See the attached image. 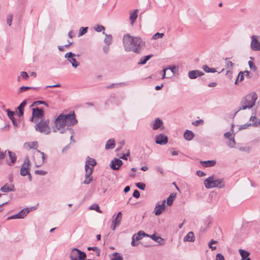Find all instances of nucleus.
<instances>
[{"label":"nucleus","instance_id":"4d7b16f0","mask_svg":"<svg viewBox=\"0 0 260 260\" xmlns=\"http://www.w3.org/2000/svg\"><path fill=\"white\" fill-rule=\"evenodd\" d=\"M13 219H20L19 215H18V213L12 215L8 217V220Z\"/></svg>","mask_w":260,"mask_h":260},{"label":"nucleus","instance_id":"a19ab883","mask_svg":"<svg viewBox=\"0 0 260 260\" xmlns=\"http://www.w3.org/2000/svg\"><path fill=\"white\" fill-rule=\"evenodd\" d=\"M229 140L230 142L228 144V146L231 148L234 147L236 145V142L235 141L234 137H232L229 139Z\"/></svg>","mask_w":260,"mask_h":260},{"label":"nucleus","instance_id":"338daca9","mask_svg":"<svg viewBox=\"0 0 260 260\" xmlns=\"http://www.w3.org/2000/svg\"><path fill=\"white\" fill-rule=\"evenodd\" d=\"M92 180V178L90 177L89 178L85 179L83 181V183L85 184H89Z\"/></svg>","mask_w":260,"mask_h":260},{"label":"nucleus","instance_id":"aec40b11","mask_svg":"<svg viewBox=\"0 0 260 260\" xmlns=\"http://www.w3.org/2000/svg\"><path fill=\"white\" fill-rule=\"evenodd\" d=\"M1 191L4 192H8L14 191V186L13 185L6 184L1 188Z\"/></svg>","mask_w":260,"mask_h":260},{"label":"nucleus","instance_id":"a211bd4d","mask_svg":"<svg viewBox=\"0 0 260 260\" xmlns=\"http://www.w3.org/2000/svg\"><path fill=\"white\" fill-rule=\"evenodd\" d=\"M96 164V162L95 159L87 157L85 168H87V166L88 168L92 169V170H93V167L95 166Z\"/></svg>","mask_w":260,"mask_h":260},{"label":"nucleus","instance_id":"6e6d98bb","mask_svg":"<svg viewBox=\"0 0 260 260\" xmlns=\"http://www.w3.org/2000/svg\"><path fill=\"white\" fill-rule=\"evenodd\" d=\"M95 30L98 32H101L105 30V27L102 25H98L97 27L95 28Z\"/></svg>","mask_w":260,"mask_h":260},{"label":"nucleus","instance_id":"e433bc0d","mask_svg":"<svg viewBox=\"0 0 260 260\" xmlns=\"http://www.w3.org/2000/svg\"><path fill=\"white\" fill-rule=\"evenodd\" d=\"M164 36L163 33L157 32L152 37V39L156 40L158 39L162 38Z\"/></svg>","mask_w":260,"mask_h":260},{"label":"nucleus","instance_id":"f03ea898","mask_svg":"<svg viewBox=\"0 0 260 260\" xmlns=\"http://www.w3.org/2000/svg\"><path fill=\"white\" fill-rule=\"evenodd\" d=\"M123 44L125 51L138 53H140L141 47L145 45V42L140 38L135 37L129 34L123 36Z\"/></svg>","mask_w":260,"mask_h":260},{"label":"nucleus","instance_id":"79ce46f5","mask_svg":"<svg viewBox=\"0 0 260 260\" xmlns=\"http://www.w3.org/2000/svg\"><path fill=\"white\" fill-rule=\"evenodd\" d=\"M203 123H204V121L202 119L197 120H196L192 122V124L194 126H198L200 125H202Z\"/></svg>","mask_w":260,"mask_h":260},{"label":"nucleus","instance_id":"a878e982","mask_svg":"<svg viewBox=\"0 0 260 260\" xmlns=\"http://www.w3.org/2000/svg\"><path fill=\"white\" fill-rule=\"evenodd\" d=\"M138 10L136 9L134 12L130 13L129 20H131V23L133 25L135 21L136 20L138 17Z\"/></svg>","mask_w":260,"mask_h":260},{"label":"nucleus","instance_id":"8fccbe9b","mask_svg":"<svg viewBox=\"0 0 260 260\" xmlns=\"http://www.w3.org/2000/svg\"><path fill=\"white\" fill-rule=\"evenodd\" d=\"M35 173L36 174L40 175H45L47 173L46 171L40 170H36Z\"/></svg>","mask_w":260,"mask_h":260},{"label":"nucleus","instance_id":"423d86ee","mask_svg":"<svg viewBox=\"0 0 260 260\" xmlns=\"http://www.w3.org/2000/svg\"><path fill=\"white\" fill-rule=\"evenodd\" d=\"M36 131L45 135H49L51 132V129L49 126V120L48 119H43L41 121L37 122L35 126Z\"/></svg>","mask_w":260,"mask_h":260},{"label":"nucleus","instance_id":"3c124183","mask_svg":"<svg viewBox=\"0 0 260 260\" xmlns=\"http://www.w3.org/2000/svg\"><path fill=\"white\" fill-rule=\"evenodd\" d=\"M248 64H249V68H250L251 70H253L254 71H256V67L254 65V64L253 61H248Z\"/></svg>","mask_w":260,"mask_h":260},{"label":"nucleus","instance_id":"c9c22d12","mask_svg":"<svg viewBox=\"0 0 260 260\" xmlns=\"http://www.w3.org/2000/svg\"><path fill=\"white\" fill-rule=\"evenodd\" d=\"M113 257L111 260H123L122 256L119 254L117 252H115L113 254Z\"/></svg>","mask_w":260,"mask_h":260},{"label":"nucleus","instance_id":"5fc2aeb1","mask_svg":"<svg viewBox=\"0 0 260 260\" xmlns=\"http://www.w3.org/2000/svg\"><path fill=\"white\" fill-rule=\"evenodd\" d=\"M217 241L212 240L208 244V246L212 250H215L216 247H211V245L213 244H215Z\"/></svg>","mask_w":260,"mask_h":260},{"label":"nucleus","instance_id":"f8f14e48","mask_svg":"<svg viewBox=\"0 0 260 260\" xmlns=\"http://www.w3.org/2000/svg\"><path fill=\"white\" fill-rule=\"evenodd\" d=\"M166 201L164 200L160 203L158 202L154 208V213L155 215L158 216L161 214V213L165 210Z\"/></svg>","mask_w":260,"mask_h":260},{"label":"nucleus","instance_id":"473e14b6","mask_svg":"<svg viewBox=\"0 0 260 260\" xmlns=\"http://www.w3.org/2000/svg\"><path fill=\"white\" fill-rule=\"evenodd\" d=\"M112 41V37L111 35H106V37L104 39V42L108 45L109 46Z\"/></svg>","mask_w":260,"mask_h":260},{"label":"nucleus","instance_id":"49530a36","mask_svg":"<svg viewBox=\"0 0 260 260\" xmlns=\"http://www.w3.org/2000/svg\"><path fill=\"white\" fill-rule=\"evenodd\" d=\"M37 89V88L36 87H28V86H22L20 88H19V92H23L27 89Z\"/></svg>","mask_w":260,"mask_h":260},{"label":"nucleus","instance_id":"0e129e2a","mask_svg":"<svg viewBox=\"0 0 260 260\" xmlns=\"http://www.w3.org/2000/svg\"><path fill=\"white\" fill-rule=\"evenodd\" d=\"M169 70H170L173 74V75L175 74L176 73V67L175 66L170 67L169 68H168Z\"/></svg>","mask_w":260,"mask_h":260},{"label":"nucleus","instance_id":"c85d7f7f","mask_svg":"<svg viewBox=\"0 0 260 260\" xmlns=\"http://www.w3.org/2000/svg\"><path fill=\"white\" fill-rule=\"evenodd\" d=\"M29 211L30 210L28 208L21 210L18 213V215H19L20 219L24 218L26 216V215L29 212Z\"/></svg>","mask_w":260,"mask_h":260},{"label":"nucleus","instance_id":"bb28decb","mask_svg":"<svg viewBox=\"0 0 260 260\" xmlns=\"http://www.w3.org/2000/svg\"><path fill=\"white\" fill-rule=\"evenodd\" d=\"M153 56V54H149L147 56H143L141 58L139 64H145L147 61Z\"/></svg>","mask_w":260,"mask_h":260},{"label":"nucleus","instance_id":"2f4dec72","mask_svg":"<svg viewBox=\"0 0 260 260\" xmlns=\"http://www.w3.org/2000/svg\"><path fill=\"white\" fill-rule=\"evenodd\" d=\"M239 253L242 257V259H245L248 258V256L250 254L249 252L242 249L239 250Z\"/></svg>","mask_w":260,"mask_h":260},{"label":"nucleus","instance_id":"13d9d810","mask_svg":"<svg viewBox=\"0 0 260 260\" xmlns=\"http://www.w3.org/2000/svg\"><path fill=\"white\" fill-rule=\"evenodd\" d=\"M7 151H3L0 148V159H4L6 156V153Z\"/></svg>","mask_w":260,"mask_h":260},{"label":"nucleus","instance_id":"6e6552de","mask_svg":"<svg viewBox=\"0 0 260 260\" xmlns=\"http://www.w3.org/2000/svg\"><path fill=\"white\" fill-rule=\"evenodd\" d=\"M70 258L71 260H85L86 254L77 248H73L70 252Z\"/></svg>","mask_w":260,"mask_h":260},{"label":"nucleus","instance_id":"774afa93","mask_svg":"<svg viewBox=\"0 0 260 260\" xmlns=\"http://www.w3.org/2000/svg\"><path fill=\"white\" fill-rule=\"evenodd\" d=\"M197 174L199 177H203V176H205V175H206V174L204 172L201 171H197Z\"/></svg>","mask_w":260,"mask_h":260},{"label":"nucleus","instance_id":"ea45409f","mask_svg":"<svg viewBox=\"0 0 260 260\" xmlns=\"http://www.w3.org/2000/svg\"><path fill=\"white\" fill-rule=\"evenodd\" d=\"M225 60H226V62H225L226 68L228 69H231L233 67L234 63L232 61H231L230 60H228V58H226Z\"/></svg>","mask_w":260,"mask_h":260},{"label":"nucleus","instance_id":"6ab92c4d","mask_svg":"<svg viewBox=\"0 0 260 260\" xmlns=\"http://www.w3.org/2000/svg\"><path fill=\"white\" fill-rule=\"evenodd\" d=\"M184 138L187 141L191 140L194 137V133L189 130H186L184 133Z\"/></svg>","mask_w":260,"mask_h":260},{"label":"nucleus","instance_id":"69168bd1","mask_svg":"<svg viewBox=\"0 0 260 260\" xmlns=\"http://www.w3.org/2000/svg\"><path fill=\"white\" fill-rule=\"evenodd\" d=\"M36 105H40V104H44L46 105V106L48 107V104L45 102L43 101H38L34 103Z\"/></svg>","mask_w":260,"mask_h":260},{"label":"nucleus","instance_id":"37998d69","mask_svg":"<svg viewBox=\"0 0 260 260\" xmlns=\"http://www.w3.org/2000/svg\"><path fill=\"white\" fill-rule=\"evenodd\" d=\"M13 19V15L12 14H9L7 17V23L9 26H11Z\"/></svg>","mask_w":260,"mask_h":260},{"label":"nucleus","instance_id":"cd10ccee","mask_svg":"<svg viewBox=\"0 0 260 260\" xmlns=\"http://www.w3.org/2000/svg\"><path fill=\"white\" fill-rule=\"evenodd\" d=\"M115 141L114 139H109L106 143L105 145V148L106 149H112L114 147Z\"/></svg>","mask_w":260,"mask_h":260},{"label":"nucleus","instance_id":"2eb2a0df","mask_svg":"<svg viewBox=\"0 0 260 260\" xmlns=\"http://www.w3.org/2000/svg\"><path fill=\"white\" fill-rule=\"evenodd\" d=\"M123 162L118 158H115L111 162L110 167L114 170H117L122 165Z\"/></svg>","mask_w":260,"mask_h":260},{"label":"nucleus","instance_id":"f3484780","mask_svg":"<svg viewBox=\"0 0 260 260\" xmlns=\"http://www.w3.org/2000/svg\"><path fill=\"white\" fill-rule=\"evenodd\" d=\"M8 153L9 154V159L10 161L7 160V163L9 166L13 165L16 161L17 157L14 152L10 151L9 150L8 151Z\"/></svg>","mask_w":260,"mask_h":260},{"label":"nucleus","instance_id":"e2e57ef3","mask_svg":"<svg viewBox=\"0 0 260 260\" xmlns=\"http://www.w3.org/2000/svg\"><path fill=\"white\" fill-rule=\"evenodd\" d=\"M232 134L231 132H229L224 133V136L225 138L230 139L231 138H232Z\"/></svg>","mask_w":260,"mask_h":260},{"label":"nucleus","instance_id":"f704fd0d","mask_svg":"<svg viewBox=\"0 0 260 260\" xmlns=\"http://www.w3.org/2000/svg\"><path fill=\"white\" fill-rule=\"evenodd\" d=\"M85 172H86V173L85 175V179L90 178L91 177L90 176L93 172L92 169H91L90 168H88V167H87V168H85Z\"/></svg>","mask_w":260,"mask_h":260},{"label":"nucleus","instance_id":"b1692460","mask_svg":"<svg viewBox=\"0 0 260 260\" xmlns=\"http://www.w3.org/2000/svg\"><path fill=\"white\" fill-rule=\"evenodd\" d=\"M200 163L205 167H210L215 166L216 161L214 160L201 161Z\"/></svg>","mask_w":260,"mask_h":260},{"label":"nucleus","instance_id":"de8ad7c7","mask_svg":"<svg viewBox=\"0 0 260 260\" xmlns=\"http://www.w3.org/2000/svg\"><path fill=\"white\" fill-rule=\"evenodd\" d=\"M87 29H88L87 27H81L80 29V32H79V36H82V35L85 34L87 32Z\"/></svg>","mask_w":260,"mask_h":260},{"label":"nucleus","instance_id":"5701e85b","mask_svg":"<svg viewBox=\"0 0 260 260\" xmlns=\"http://www.w3.org/2000/svg\"><path fill=\"white\" fill-rule=\"evenodd\" d=\"M185 242H193L195 240V237L192 232H189L183 239Z\"/></svg>","mask_w":260,"mask_h":260},{"label":"nucleus","instance_id":"7c9ffc66","mask_svg":"<svg viewBox=\"0 0 260 260\" xmlns=\"http://www.w3.org/2000/svg\"><path fill=\"white\" fill-rule=\"evenodd\" d=\"M176 197V194L174 193H172L170 195V196L168 198L167 200V204L168 206H171L172 205L174 200Z\"/></svg>","mask_w":260,"mask_h":260},{"label":"nucleus","instance_id":"9b49d317","mask_svg":"<svg viewBox=\"0 0 260 260\" xmlns=\"http://www.w3.org/2000/svg\"><path fill=\"white\" fill-rule=\"evenodd\" d=\"M155 143L161 145L166 144L168 142V138L167 136L163 134L156 135L155 137Z\"/></svg>","mask_w":260,"mask_h":260},{"label":"nucleus","instance_id":"052dcab7","mask_svg":"<svg viewBox=\"0 0 260 260\" xmlns=\"http://www.w3.org/2000/svg\"><path fill=\"white\" fill-rule=\"evenodd\" d=\"M133 197L138 199L140 197V192L138 190H135L134 191V192H133Z\"/></svg>","mask_w":260,"mask_h":260},{"label":"nucleus","instance_id":"a18cd8bd","mask_svg":"<svg viewBox=\"0 0 260 260\" xmlns=\"http://www.w3.org/2000/svg\"><path fill=\"white\" fill-rule=\"evenodd\" d=\"M7 111L8 116L9 117V118L11 120H12V119L14 118V117H13L14 115L15 114L14 112L11 111L10 109H8L7 110Z\"/></svg>","mask_w":260,"mask_h":260},{"label":"nucleus","instance_id":"680f3d73","mask_svg":"<svg viewBox=\"0 0 260 260\" xmlns=\"http://www.w3.org/2000/svg\"><path fill=\"white\" fill-rule=\"evenodd\" d=\"M202 69L206 73H210V68L207 65L203 66Z\"/></svg>","mask_w":260,"mask_h":260},{"label":"nucleus","instance_id":"393cba45","mask_svg":"<svg viewBox=\"0 0 260 260\" xmlns=\"http://www.w3.org/2000/svg\"><path fill=\"white\" fill-rule=\"evenodd\" d=\"M26 101L24 100L18 107V110H19V113L18 114V116L20 117L23 115V109L24 107L26 105Z\"/></svg>","mask_w":260,"mask_h":260},{"label":"nucleus","instance_id":"9d476101","mask_svg":"<svg viewBox=\"0 0 260 260\" xmlns=\"http://www.w3.org/2000/svg\"><path fill=\"white\" fill-rule=\"evenodd\" d=\"M258 36L255 35L251 37L250 48L253 51H260V42L258 41Z\"/></svg>","mask_w":260,"mask_h":260},{"label":"nucleus","instance_id":"20e7f679","mask_svg":"<svg viewBox=\"0 0 260 260\" xmlns=\"http://www.w3.org/2000/svg\"><path fill=\"white\" fill-rule=\"evenodd\" d=\"M257 99V95L254 92L247 94L241 101L239 110L251 109L255 105Z\"/></svg>","mask_w":260,"mask_h":260},{"label":"nucleus","instance_id":"4be33fe9","mask_svg":"<svg viewBox=\"0 0 260 260\" xmlns=\"http://www.w3.org/2000/svg\"><path fill=\"white\" fill-rule=\"evenodd\" d=\"M148 237H150L155 242L158 243L159 245H162V244H164V239L161 238L160 237L156 236L155 234L151 235H149V236Z\"/></svg>","mask_w":260,"mask_h":260},{"label":"nucleus","instance_id":"ddd939ff","mask_svg":"<svg viewBox=\"0 0 260 260\" xmlns=\"http://www.w3.org/2000/svg\"><path fill=\"white\" fill-rule=\"evenodd\" d=\"M32 114L31 121H33L35 118H42L44 116V111L39 108H33Z\"/></svg>","mask_w":260,"mask_h":260},{"label":"nucleus","instance_id":"bf43d9fd","mask_svg":"<svg viewBox=\"0 0 260 260\" xmlns=\"http://www.w3.org/2000/svg\"><path fill=\"white\" fill-rule=\"evenodd\" d=\"M215 260H224V257L221 253H218L216 254Z\"/></svg>","mask_w":260,"mask_h":260},{"label":"nucleus","instance_id":"72a5a7b5","mask_svg":"<svg viewBox=\"0 0 260 260\" xmlns=\"http://www.w3.org/2000/svg\"><path fill=\"white\" fill-rule=\"evenodd\" d=\"M28 75L26 72H21L20 73V75L18 77L17 81H20L21 80V78L22 77L23 79L26 80L28 78Z\"/></svg>","mask_w":260,"mask_h":260},{"label":"nucleus","instance_id":"4c0bfd02","mask_svg":"<svg viewBox=\"0 0 260 260\" xmlns=\"http://www.w3.org/2000/svg\"><path fill=\"white\" fill-rule=\"evenodd\" d=\"M87 249L88 250H93V251H95L96 252V254L97 256H99L100 255V250L97 247H88L87 248Z\"/></svg>","mask_w":260,"mask_h":260},{"label":"nucleus","instance_id":"864d4df0","mask_svg":"<svg viewBox=\"0 0 260 260\" xmlns=\"http://www.w3.org/2000/svg\"><path fill=\"white\" fill-rule=\"evenodd\" d=\"M90 209L92 210H95V211L99 213H101V211L100 210V208L98 205H92L90 207Z\"/></svg>","mask_w":260,"mask_h":260},{"label":"nucleus","instance_id":"09e8293b","mask_svg":"<svg viewBox=\"0 0 260 260\" xmlns=\"http://www.w3.org/2000/svg\"><path fill=\"white\" fill-rule=\"evenodd\" d=\"M121 220V217H120V219L117 218L116 217L114 219L112 222V224H115L117 226H119L120 224Z\"/></svg>","mask_w":260,"mask_h":260},{"label":"nucleus","instance_id":"58836bf2","mask_svg":"<svg viewBox=\"0 0 260 260\" xmlns=\"http://www.w3.org/2000/svg\"><path fill=\"white\" fill-rule=\"evenodd\" d=\"M244 72H240L238 75L237 78L235 81V84H237L238 81H241L244 79Z\"/></svg>","mask_w":260,"mask_h":260},{"label":"nucleus","instance_id":"dca6fc26","mask_svg":"<svg viewBox=\"0 0 260 260\" xmlns=\"http://www.w3.org/2000/svg\"><path fill=\"white\" fill-rule=\"evenodd\" d=\"M204 75V72L199 70H192L188 72V77L190 79H195L198 77L202 76Z\"/></svg>","mask_w":260,"mask_h":260},{"label":"nucleus","instance_id":"603ef678","mask_svg":"<svg viewBox=\"0 0 260 260\" xmlns=\"http://www.w3.org/2000/svg\"><path fill=\"white\" fill-rule=\"evenodd\" d=\"M251 125V123H245L244 124L240 125L239 129V130H241L243 129H246Z\"/></svg>","mask_w":260,"mask_h":260},{"label":"nucleus","instance_id":"c756f323","mask_svg":"<svg viewBox=\"0 0 260 260\" xmlns=\"http://www.w3.org/2000/svg\"><path fill=\"white\" fill-rule=\"evenodd\" d=\"M250 120L252 121L251 125L254 126H258L260 125V120L256 118L255 116H251Z\"/></svg>","mask_w":260,"mask_h":260},{"label":"nucleus","instance_id":"f257e3e1","mask_svg":"<svg viewBox=\"0 0 260 260\" xmlns=\"http://www.w3.org/2000/svg\"><path fill=\"white\" fill-rule=\"evenodd\" d=\"M77 123L75 115L74 113L64 115L60 114L54 121V125L52 127L54 133L66 134L73 140V130L70 127Z\"/></svg>","mask_w":260,"mask_h":260},{"label":"nucleus","instance_id":"7ed1b4c3","mask_svg":"<svg viewBox=\"0 0 260 260\" xmlns=\"http://www.w3.org/2000/svg\"><path fill=\"white\" fill-rule=\"evenodd\" d=\"M26 144L30 149H36V151L34 153L36 166L37 167L41 166L46 159V155L44 152H42L37 149L38 142H31L27 143Z\"/></svg>","mask_w":260,"mask_h":260},{"label":"nucleus","instance_id":"1a4fd4ad","mask_svg":"<svg viewBox=\"0 0 260 260\" xmlns=\"http://www.w3.org/2000/svg\"><path fill=\"white\" fill-rule=\"evenodd\" d=\"M76 55L71 52L66 53L64 57L67 58L68 60L72 64V66L74 68H77L80 64V63L77 61L75 57Z\"/></svg>","mask_w":260,"mask_h":260},{"label":"nucleus","instance_id":"0eeeda50","mask_svg":"<svg viewBox=\"0 0 260 260\" xmlns=\"http://www.w3.org/2000/svg\"><path fill=\"white\" fill-rule=\"evenodd\" d=\"M30 167V162L28 156L26 157L24 159V162L21 166L20 174L22 176H28V179L30 181H31V175L29 173Z\"/></svg>","mask_w":260,"mask_h":260},{"label":"nucleus","instance_id":"4468645a","mask_svg":"<svg viewBox=\"0 0 260 260\" xmlns=\"http://www.w3.org/2000/svg\"><path fill=\"white\" fill-rule=\"evenodd\" d=\"M163 124V121L161 120L159 118H156L151 123L152 129L154 130H156L158 128L164 129V126Z\"/></svg>","mask_w":260,"mask_h":260},{"label":"nucleus","instance_id":"39448f33","mask_svg":"<svg viewBox=\"0 0 260 260\" xmlns=\"http://www.w3.org/2000/svg\"><path fill=\"white\" fill-rule=\"evenodd\" d=\"M204 184L207 189L214 187L221 188L225 185L224 181L222 179H218L214 175H212L205 179Z\"/></svg>","mask_w":260,"mask_h":260},{"label":"nucleus","instance_id":"412c9836","mask_svg":"<svg viewBox=\"0 0 260 260\" xmlns=\"http://www.w3.org/2000/svg\"><path fill=\"white\" fill-rule=\"evenodd\" d=\"M145 236H149V235L145 233L144 232L140 231L137 233V234L134 235L132 238L136 241H139Z\"/></svg>","mask_w":260,"mask_h":260},{"label":"nucleus","instance_id":"c03bdc74","mask_svg":"<svg viewBox=\"0 0 260 260\" xmlns=\"http://www.w3.org/2000/svg\"><path fill=\"white\" fill-rule=\"evenodd\" d=\"M136 186L139 189L142 190H144L146 187L145 184L142 182H138L136 183Z\"/></svg>","mask_w":260,"mask_h":260}]
</instances>
